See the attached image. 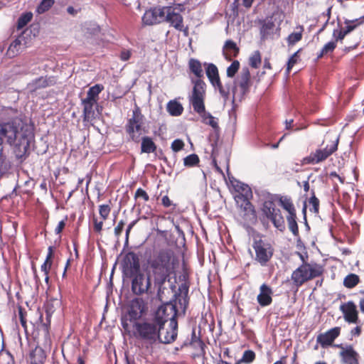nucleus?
I'll use <instances>...</instances> for the list:
<instances>
[{"instance_id": "obj_1", "label": "nucleus", "mask_w": 364, "mask_h": 364, "mask_svg": "<svg viewBox=\"0 0 364 364\" xmlns=\"http://www.w3.org/2000/svg\"><path fill=\"white\" fill-rule=\"evenodd\" d=\"M179 265V258L170 248L154 250L146 258L144 272H138L132 278V291L134 295L141 296L151 293V282L157 288L158 294L164 289V285L170 281Z\"/></svg>"}, {"instance_id": "obj_2", "label": "nucleus", "mask_w": 364, "mask_h": 364, "mask_svg": "<svg viewBox=\"0 0 364 364\" xmlns=\"http://www.w3.org/2000/svg\"><path fill=\"white\" fill-rule=\"evenodd\" d=\"M173 304L171 302L160 306L149 318L135 322L130 326L127 320H123L122 326L124 330L133 338L147 346L156 344L160 340V332L164 328L166 313L173 316Z\"/></svg>"}, {"instance_id": "obj_3", "label": "nucleus", "mask_w": 364, "mask_h": 364, "mask_svg": "<svg viewBox=\"0 0 364 364\" xmlns=\"http://www.w3.org/2000/svg\"><path fill=\"white\" fill-rule=\"evenodd\" d=\"M0 137L14 146L17 159H23L27 154L30 144L34 138L33 129L26 121L14 117L7 122H0Z\"/></svg>"}, {"instance_id": "obj_4", "label": "nucleus", "mask_w": 364, "mask_h": 364, "mask_svg": "<svg viewBox=\"0 0 364 364\" xmlns=\"http://www.w3.org/2000/svg\"><path fill=\"white\" fill-rule=\"evenodd\" d=\"M339 139L334 135H326L321 146L301 161L303 165H315L326 161L338 149Z\"/></svg>"}, {"instance_id": "obj_5", "label": "nucleus", "mask_w": 364, "mask_h": 364, "mask_svg": "<svg viewBox=\"0 0 364 364\" xmlns=\"http://www.w3.org/2000/svg\"><path fill=\"white\" fill-rule=\"evenodd\" d=\"M323 272L324 269L322 265L315 262L309 263L304 262L292 272L291 279L294 285L299 288L306 282L321 277L323 274Z\"/></svg>"}, {"instance_id": "obj_6", "label": "nucleus", "mask_w": 364, "mask_h": 364, "mask_svg": "<svg viewBox=\"0 0 364 364\" xmlns=\"http://www.w3.org/2000/svg\"><path fill=\"white\" fill-rule=\"evenodd\" d=\"M205 98L203 85H198L194 89L193 95L189 96V102L194 112L201 117L203 122L217 129L219 127L215 118L210 113L205 112Z\"/></svg>"}, {"instance_id": "obj_7", "label": "nucleus", "mask_w": 364, "mask_h": 364, "mask_svg": "<svg viewBox=\"0 0 364 364\" xmlns=\"http://www.w3.org/2000/svg\"><path fill=\"white\" fill-rule=\"evenodd\" d=\"M252 248L255 253L254 259L262 267H265L268 264L275 252L273 242L263 235L254 237Z\"/></svg>"}, {"instance_id": "obj_8", "label": "nucleus", "mask_w": 364, "mask_h": 364, "mask_svg": "<svg viewBox=\"0 0 364 364\" xmlns=\"http://www.w3.org/2000/svg\"><path fill=\"white\" fill-rule=\"evenodd\" d=\"M144 116L141 114L139 107H136L132 111V117L128 119L125 125V131L129 136V140L139 143L141 135L146 133L144 127Z\"/></svg>"}, {"instance_id": "obj_9", "label": "nucleus", "mask_w": 364, "mask_h": 364, "mask_svg": "<svg viewBox=\"0 0 364 364\" xmlns=\"http://www.w3.org/2000/svg\"><path fill=\"white\" fill-rule=\"evenodd\" d=\"M147 309V305L142 298H134L127 304V312L124 317L122 318V321L127 320V323L129 321L132 324L138 322L146 314Z\"/></svg>"}, {"instance_id": "obj_10", "label": "nucleus", "mask_w": 364, "mask_h": 364, "mask_svg": "<svg viewBox=\"0 0 364 364\" xmlns=\"http://www.w3.org/2000/svg\"><path fill=\"white\" fill-rule=\"evenodd\" d=\"M262 215L270 220L274 226L280 231L285 229V221L281 210L276 207L274 201L265 200L262 207Z\"/></svg>"}, {"instance_id": "obj_11", "label": "nucleus", "mask_w": 364, "mask_h": 364, "mask_svg": "<svg viewBox=\"0 0 364 364\" xmlns=\"http://www.w3.org/2000/svg\"><path fill=\"white\" fill-rule=\"evenodd\" d=\"M164 9L163 23H168L169 26L187 33L188 28L184 26L183 17L181 14L182 10L175 6H164Z\"/></svg>"}, {"instance_id": "obj_12", "label": "nucleus", "mask_w": 364, "mask_h": 364, "mask_svg": "<svg viewBox=\"0 0 364 364\" xmlns=\"http://www.w3.org/2000/svg\"><path fill=\"white\" fill-rule=\"evenodd\" d=\"M173 316H168L167 313L164 315L163 317L166 318V323L167 321H170L169 323V329H166V332L163 335L161 331L160 332V340H159L158 343H171L175 341L177 334H178V322L176 320V316L178 314V310L176 309V305L173 304Z\"/></svg>"}, {"instance_id": "obj_13", "label": "nucleus", "mask_w": 364, "mask_h": 364, "mask_svg": "<svg viewBox=\"0 0 364 364\" xmlns=\"http://www.w3.org/2000/svg\"><path fill=\"white\" fill-rule=\"evenodd\" d=\"M123 273L128 277L140 272L139 256L134 252H127L122 262Z\"/></svg>"}, {"instance_id": "obj_14", "label": "nucleus", "mask_w": 364, "mask_h": 364, "mask_svg": "<svg viewBox=\"0 0 364 364\" xmlns=\"http://www.w3.org/2000/svg\"><path fill=\"white\" fill-rule=\"evenodd\" d=\"M188 68L191 73L194 75L196 77V79L192 78L191 79V83L193 84V90L191 92V95H193V92L195 87L199 85V86H202L204 90V95L206 93V84L202 79L203 77L204 73L203 70L202 68V63L200 62V60L195 59V58H191L188 60Z\"/></svg>"}, {"instance_id": "obj_15", "label": "nucleus", "mask_w": 364, "mask_h": 364, "mask_svg": "<svg viewBox=\"0 0 364 364\" xmlns=\"http://www.w3.org/2000/svg\"><path fill=\"white\" fill-rule=\"evenodd\" d=\"M235 85L232 88L233 95L235 94L237 89L242 95H245L249 92L252 85L251 75L247 67L242 69L240 74L237 76L234 82Z\"/></svg>"}, {"instance_id": "obj_16", "label": "nucleus", "mask_w": 364, "mask_h": 364, "mask_svg": "<svg viewBox=\"0 0 364 364\" xmlns=\"http://www.w3.org/2000/svg\"><path fill=\"white\" fill-rule=\"evenodd\" d=\"M164 6L154 7L146 10L142 16V22L144 25L152 26L163 23Z\"/></svg>"}, {"instance_id": "obj_17", "label": "nucleus", "mask_w": 364, "mask_h": 364, "mask_svg": "<svg viewBox=\"0 0 364 364\" xmlns=\"http://www.w3.org/2000/svg\"><path fill=\"white\" fill-rule=\"evenodd\" d=\"M340 311L342 312L346 322L349 323H357L358 322V311L353 301H349L343 303L340 306Z\"/></svg>"}, {"instance_id": "obj_18", "label": "nucleus", "mask_w": 364, "mask_h": 364, "mask_svg": "<svg viewBox=\"0 0 364 364\" xmlns=\"http://www.w3.org/2000/svg\"><path fill=\"white\" fill-rule=\"evenodd\" d=\"M60 305V301L56 299H50L46 304V322L43 321V316L41 314L39 320L41 321V326L44 331L46 336L49 334V328L50 325V317L53 312L55 311V307Z\"/></svg>"}, {"instance_id": "obj_19", "label": "nucleus", "mask_w": 364, "mask_h": 364, "mask_svg": "<svg viewBox=\"0 0 364 364\" xmlns=\"http://www.w3.org/2000/svg\"><path fill=\"white\" fill-rule=\"evenodd\" d=\"M206 75L213 87L222 92L225 90L221 87V81L217 66L213 63H205Z\"/></svg>"}, {"instance_id": "obj_20", "label": "nucleus", "mask_w": 364, "mask_h": 364, "mask_svg": "<svg viewBox=\"0 0 364 364\" xmlns=\"http://www.w3.org/2000/svg\"><path fill=\"white\" fill-rule=\"evenodd\" d=\"M341 333L340 327H334L331 328L328 331L320 333L316 338L317 343L321 344L322 347H326L331 346L334 340L338 337Z\"/></svg>"}, {"instance_id": "obj_21", "label": "nucleus", "mask_w": 364, "mask_h": 364, "mask_svg": "<svg viewBox=\"0 0 364 364\" xmlns=\"http://www.w3.org/2000/svg\"><path fill=\"white\" fill-rule=\"evenodd\" d=\"M242 203L240 208L242 209L243 219L245 222L250 224H255L257 222V214L254 205L249 200V199H244L241 200Z\"/></svg>"}, {"instance_id": "obj_22", "label": "nucleus", "mask_w": 364, "mask_h": 364, "mask_svg": "<svg viewBox=\"0 0 364 364\" xmlns=\"http://www.w3.org/2000/svg\"><path fill=\"white\" fill-rule=\"evenodd\" d=\"M273 291L266 284H262L259 287V293L257 296L258 304L264 307L270 305L272 302Z\"/></svg>"}, {"instance_id": "obj_23", "label": "nucleus", "mask_w": 364, "mask_h": 364, "mask_svg": "<svg viewBox=\"0 0 364 364\" xmlns=\"http://www.w3.org/2000/svg\"><path fill=\"white\" fill-rule=\"evenodd\" d=\"M339 355L343 363L346 364H358L359 355L350 345L343 348Z\"/></svg>"}, {"instance_id": "obj_24", "label": "nucleus", "mask_w": 364, "mask_h": 364, "mask_svg": "<svg viewBox=\"0 0 364 364\" xmlns=\"http://www.w3.org/2000/svg\"><path fill=\"white\" fill-rule=\"evenodd\" d=\"M83 106L82 117L84 122H90L95 119V107L97 105V102L87 101L82 99Z\"/></svg>"}, {"instance_id": "obj_25", "label": "nucleus", "mask_w": 364, "mask_h": 364, "mask_svg": "<svg viewBox=\"0 0 364 364\" xmlns=\"http://www.w3.org/2000/svg\"><path fill=\"white\" fill-rule=\"evenodd\" d=\"M46 358V351L39 346H36L28 355V360L31 364H43Z\"/></svg>"}, {"instance_id": "obj_26", "label": "nucleus", "mask_w": 364, "mask_h": 364, "mask_svg": "<svg viewBox=\"0 0 364 364\" xmlns=\"http://www.w3.org/2000/svg\"><path fill=\"white\" fill-rule=\"evenodd\" d=\"M233 186L235 191L239 193L237 196V203H239V200L249 199L250 197L252 196V190L248 185L237 181Z\"/></svg>"}, {"instance_id": "obj_27", "label": "nucleus", "mask_w": 364, "mask_h": 364, "mask_svg": "<svg viewBox=\"0 0 364 364\" xmlns=\"http://www.w3.org/2000/svg\"><path fill=\"white\" fill-rule=\"evenodd\" d=\"M223 50L225 59L232 60V58L237 57L239 54L240 48L233 41L228 40L224 45Z\"/></svg>"}, {"instance_id": "obj_28", "label": "nucleus", "mask_w": 364, "mask_h": 364, "mask_svg": "<svg viewBox=\"0 0 364 364\" xmlns=\"http://www.w3.org/2000/svg\"><path fill=\"white\" fill-rule=\"evenodd\" d=\"M279 203L281 207L288 213L287 216L296 215V211L294 205L290 197L287 196H281L279 198Z\"/></svg>"}, {"instance_id": "obj_29", "label": "nucleus", "mask_w": 364, "mask_h": 364, "mask_svg": "<svg viewBox=\"0 0 364 364\" xmlns=\"http://www.w3.org/2000/svg\"><path fill=\"white\" fill-rule=\"evenodd\" d=\"M275 24L272 20V17H267L264 21L261 27L260 33L262 39L267 38L270 35L273 34Z\"/></svg>"}, {"instance_id": "obj_30", "label": "nucleus", "mask_w": 364, "mask_h": 364, "mask_svg": "<svg viewBox=\"0 0 364 364\" xmlns=\"http://www.w3.org/2000/svg\"><path fill=\"white\" fill-rule=\"evenodd\" d=\"M55 247L49 246L48 253L44 262L41 266V270L45 274H49L53 265V258L54 257Z\"/></svg>"}, {"instance_id": "obj_31", "label": "nucleus", "mask_w": 364, "mask_h": 364, "mask_svg": "<svg viewBox=\"0 0 364 364\" xmlns=\"http://www.w3.org/2000/svg\"><path fill=\"white\" fill-rule=\"evenodd\" d=\"M141 152L150 154L156 151L157 146L153 139L149 136H144L141 138Z\"/></svg>"}, {"instance_id": "obj_32", "label": "nucleus", "mask_w": 364, "mask_h": 364, "mask_svg": "<svg viewBox=\"0 0 364 364\" xmlns=\"http://www.w3.org/2000/svg\"><path fill=\"white\" fill-rule=\"evenodd\" d=\"M190 346L198 353V355H204L205 353L204 342L200 337H198L196 334L195 330H193L191 334V340L190 341Z\"/></svg>"}, {"instance_id": "obj_33", "label": "nucleus", "mask_w": 364, "mask_h": 364, "mask_svg": "<svg viewBox=\"0 0 364 364\" xmlns=\"http://www.w3.org/2000/svg\"><path fill=\"white\" fill-rule=\"evenodd\" d=\"M104 90V86L100 84H96L90 87L87 92V97L83 100L95 102L97 103L99 100V94Z\"/></svg>"}, {"instance_id": "obj_34", "label": "nucleus", "mask_w": 364, "mask_h": 364, "mask_svg": "<svg viewBox=\"0 0 364 364\" xmlns=\"http://www.w3.org/2000/svg\"><path fill=\"white\" fill-rule=\"evenodd\" d=\"M167 112L171 116H180L183 112V107L182 105L176 100H170L167 103L166 106Z\"/></svg>"}, {"instance_id": "obj_35", "label": "nucleus", "mask_w": 364, "mask_h": 364, "mask_svg": "<svg viewBox=\"0 0 364 364\" xmlns=\"http://www.w3.org/2000/svg\"><path fill=\"white\" fill-rule=\"evenodd\" d=\"M3 139L0 137V176L4 174L9 168L10 165L6 157L3 154Z\"/></svg>"}, {"instance_id": "obj_36", "label": "nucleus", "mask_w": 364, "mask_h": 364, "mask_svg": "<svg viewBox=\"0 0 364 364\" xmlns=\"http://www.w3.org/2000/svg\"><path fill=\"white\" fill-rule=\"evenodd\" d=\"M360 282L359 277L355 274H348L343 280V285L348 289L355 287Z\"/></svg>"}, {"instance_id": "obj_37", "label": "nucleus", "mask_w": 364, "mask_h": 364, "mask_svg": "<svg viewBox=\"0 0 364 364\" xmlns=\"http://www.w3.org/2000/svg\"><path fill=\"white\" fill-rule=\"evenodd\" d=\"M336 48V43L335 41H331L328 42L323 46L321 51L317 54V58L320 59L328 53H332Z\"/></svg>"}, {"instance_id": "obj_38", "label": "nucleus", "mask_w": 364, "mask_h": 364, "mask_svg": "<svg viewBox=\"0 0 364 364\" xmlns=\"http://www.w3.org/2000/svg\"><path fill=\"white\" fill-rule=\"evenodd\" d=\"M21 46V41L18 38L15 39L9 46L6 53L7 55L10 58H14L19 53Z\"/></svg>"}, {"instance_id": "obj_39", "label": "nucleus", "mask_w": 364, "mask_h": 364, "mask_svg": "<svg viewBox=\"0 0 364 364\" xmlns=\"http://www.w3.org/2000/svg\"><path fill=\"white\" fill-rule=\"evenodd\" d=\"M33 18V14L31 12H26L22 14L17 21V29H21L26 26Z\"/></svg>"}, {"instance_id": "obj_40", "label": "nucleus", "mask_w": 364, "mask_h": 364, "mask_svg": "<svg viewBox=\"0 0 364 364\" xmlns=\"http://www.w3.org/2000/svg\"><path fill=\"white\" fill-rule=\"evenodd\" d=\"M200 163V159L196 154H191L183 159V165L186 167L197 166Z\"/></svg>"}, {"instance_id": "obj_41", "label": "nucleus", "mask_w": 364, "mask_h": 364, "mask_svg": "<svg viewBox=\"0 0 364 364\" xmlns=\"http://www.w3.org/2000/svg\"><path fill=\"white\" fill-rule=\"evenodd\" d=\"M0 364H15L13 355L4 348L0 350Z\"/></svg>"}, {"instance_id": "obj_42", "label": "nucleus", "mask_w": 364, "mask_h": 364, "mask_svg": "<svg viewBox=\"0 0 364 364\" xmlns=\"http://www.w3.org/2000/svg\"><path fill=\"white\" fill-rule=\"evenodd\" d=\"M55 0H41L40 4L36 8V12L42 14L48 11L54 4Z\"/></svg>"}, {"instance_id": "obj_43", "label": "nucleus", "mask_w": 364, "mask_h": 364, "mask_svg": "<svg viewBox=\"0 0 364 364\" xmlns=\"http://www.w3.org/2000/svg\"><path fill=\"white\" fill-rule=\"evenodd\" d=\"M299 28V31L293 32L289 35L287 38V43L289 45H294L295 43L301 40L304 28L302 26H300Z\"/></svg>"}, {"instance_id": "obj_44", "label": "nucleus", "mask_w": 364, "mask_h": 364, "mask_svg": "<svg viewBox=\"0 0 364 364\" xmlns=\"http://www.w3.org/2000/svg\"><path fill=\"white\" fill-rule=\"evenodd\" d=\"M262 63L261 54L259 50H256L249 58V65L253 68H258Z\"/></svg>"}, {"instance_id": "obj_45", "label": "nucleus", "mask_w": 364, "mask_h": 364, "mask_svg": "<svg viewBox=\"0 0 364 364\" xmlns=\"http://www.w3.org/2000/svg\"><path fill=\"white\" fill-rule=\"evenodd\" d=\"M296 219V215L287 216L289 229L294 235H297L299 234V227Z\"/></svg>"}, {"instance_id": "obj_46", "label": "nucleus", "mask_w": 364, "mask_h": 364, "mask_svg": "<svg viewBox=\"0 0 364 364\" xmlns=\"http://www.w3.org/2000/svg\"><path fill=\"white\" fill-rule=\"evenodd\" d=\"M361 23L362 21H359V19H355L353 21H346V26L341 28L345 32L346 35H348L349 33L355 29Z\"/></svg>"}, {"instance_id": "obj_47", "label": "nucleus", "mask_w": 364, "mask_h": 364, "mask_svg": "<svg viewBox=\"0 0 364 364\" xmlns=\"http://www.w3.org/2000/svg\"><path fill=\"white\" fill-rule=\"evenodd\" d=\"M311 197L309 200V203L311 206L310 210L314 213H318L319 211V200L316 197L314 191H311Z\"/></svg>"}, {"instance_id": "obj_48", "label": "nucleus", "mask_w": 364, "mask_h": 364, "mask_svg": "<svg viewBox=\"0 0 364 364\" xmlns=\"http://www.w3.org/2000/svg\"><path fill=\"white\" fill-rule=\"evenodd\" d=\"M256 355L255 353L252 350H247L243 353L242 358L240 360V362L244 363H251L255 359Z\"/></svg>"}, {"instance_id": "obj_49", "label": "nucleus", "mask_w": 364, "mask_h": 364, "mask_svg": "<svg viewBox=\"0 0 364 364\" xmlns=\"http://www.w3.org/2000/svg\"><path fill=\"white\" fill-rule=\"evenodd\" d=\"M240 62L237 60H233L231 65L227 68V76L233 77L240 69Z\"/></svg>"}, {"instance_id": "obj_50", "label": "nucleus", "mask_w": 364, "mask_h": 364, "mask_svg": "<svg viewBox=\"0 0 364 364\" xmlns=\"http://www.w3.org/2000/svg\"><path fill=\"white\" fill-rule=\"evenodd\" d=\"M111 212V207L109 204H103L99 206V214L103 220H106Z\"/></svg>"}, {"instance_id": "obj_51", "label": "nucleus", "mask_w": 364, "mask_h": 364, "mask_svg": "<svg viewBox=\"0 0 364 364\" xmlns=\"http://www.w3.org/2000/svg\"><path fill=\"white\" fill-rule=\"evenodd\" d=\"M134 199H142L144 202H147L149 200V196L146 191H145L141 188H139L136 189L135 193H134Z\"/></svg>"}, {"instance_id": "obj_52", "label": "nucleus", "mask_w": 364, "mask_h": 364, "mask_svg": "<svg viewBox=\"0 0 364 364\" xmlns=\"http://www.w3.org/2000/svg\"><path fill=\"white\" fill-rule=\"evenodd\" d=\"M346 36V34L343 30H341V28L334 29L333 31V41H335L336 43L338 42H342Z\"/></svg>"}, {"instance_id": "obj_53", "label": "nucleus", "mask_w": 364, "mask_h": 364, "mask_svg": "<svg viewBox=\"0 0 364 364\" xmlns=\"http://www.w3.org/2000/svg\"><path fill=\"white\" fill-rule=\"evenodd\" d=\"M298 53L299 51L295 52L289 59L287 64V73H289L292 68L294 66V65L298 61Z\"/></svg>"}, {"instance_id": "obj_54", "label": "nucleus", "mask_w": 364, "mask_h": 364, "mask_svg": "<svg viewBox=\"0 0 364 364\" xmlns=\"http://www.w3.org/2000/svg\"><path fill=\"white\" fill-rule=\"evenodd\" d=\"M48 81L49 80L47 77H38V79L35 80L33 83L35 85V87L36 89H39V88H44V87L49 86Z\"/></svg>"}, {"instance_id": "obj_55", "label": "nucleus", "mask_w": 364, "mask_h": 364, "mask_svg": "<svg viewBox=\"0 0 364 364\" xmlns=\"http://www.w3.org/2000/svg\"><path fill=\"white\" fill-rule=\"evenodd\" d=\"M184 146H185V144H184L183 141L181 139H175L171 143V149L174 152H178V151H181L182 149H183Z\"/></svg>"}, {"instance_id": "obj_56", "label": "nucleus", "mask_w": 364, "mask_h": 364, "mask_svg": "<svg viewBox=\"0 0 364 364\" xmlns=\"http://www.w3.org/2000/svg\"><path fill=\"white\" fill-rule=\"evenodd\" d=\"M18 316H19L21 324L23 326V328H24V330L26 331V329H27L26 318V311L24 310V309L22 306H18Z\"/></svg>"}, {"instance_id": "obj_57", "label": "nucleus", "mask_w": 364, "mask_h": 364, "mask_svg": "<svg viewBox=\"0 0 364 364\" xmlns=\"http://www.w3.org/2000/svg\"><path fill=\"white\" fill-rule=\"evenodd\" d=\"M92 222L94 231L100 235L103 227V220L102 221H98L97 218L93 217Z\"/></svg>"}, {"instance_id": "obj_58", "label": "nucleus", "mask_w": 364, "mask_h": 364, "mask_svg": "<svg viewBox=\"0 0 364 364\" xmlns=\"http://www.w3.org/2000/svg\"><path fill=\"white\" fill-rule=\"evenodd\" d=\"M221 87L225 90V92H222L220 90H218L220 95L225 98H228L231 90V84L229 82L223 85L221 83Z\"/></svg>"}, {"instance_id": "obj_59", "label": "nucleus", "mask_w": 364, "mask_h": 364, "mask_svg": "<svg viewBox=\"0 0 364 364\" xmlns=\"http://www.w3.org/2000/svg\"><path fill=\"white\" fill-rule=\"evenodd\" d=\"M124 225H125V223L123 220H120L118 223V224L117 225V226L114 228V232L117 237H119L121 235V234L123 231Z\"/></svg>"}, {"instance_id": "obj_60", "label": "nucleus", "mask_w": 364, "mask_h": 364, "mask_svg": "<svg viewBox=\"0 0 364 364\" xmlns=\"http://www.w3.org/2000/svg\"><path fill=\"white\" fill-rule=\"evenodd\" d=\"M161 204L164 208H169L171 205H173V208L175 209L176 205L173 204L172 200L169 198L168 196H164L161 198Z\"/></svg>"}, {"instance_id": "obj_61", "label": "nucleus", "mask_w": 364, "mask_h": 364, "mask_svg": "<svg viewBox=\"0 0 364 364\" xmlns=\"http://www.w3.org/2000/svg\"><path fill=\"white\" fill-rule=\"evenodd\" d=\"M189 297L188 294H185L181 296V298L178 299V302L181 306H183V309H186L188 305Z\"/></svg>"}, {"instance_id": "obj_62", "label": "nucleus", "mask_w": 364, "mask_h": 364, "mask_svg": "<svg viewBox=\"0 0 364 364\" xmlns=\"http://www.w3.org/2000/svg\"><path fill=\"white\" fill-rule=\"evenodd\" d=\"M131 51L129 50H123L120 53V59L123 61L128 60L131 57Z\"/></svg>"}, {"instance_id": "obj_63", "label": "nucleus", "mask_w": 364, "mask_h": 364, "mask_svg": "<svg viewBox=\"0 0 364 364\" xmlns=\"http://www.w3.org/2000/svg\"><path fill=\"white\" fill-rule=\"evenodd\" d=\"M67 220V218H65V220H63L58 223L57 227L55 229V234H60L63 231V230L64 229V228L65 226V220Z\"/></svg>"}, {"instance_id": "obj_64", "label": "nucleus", "mask_w": 364, "mask_h": 364, "mask_svg": "<svg viewBox=\"0 0 364 364\" xmlns=\"http://www.w3.org/2000/svg\"><path fill=\"white\" fill-rule=\"evenodd\" d=\"M179 290L181 291L183 295L188 294L189 287L187 283L184 282L179 287Z\"/></svg>"}]
</instances>
